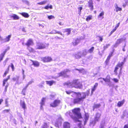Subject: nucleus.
<instances>
[{
	"mask_svg": "<svg viewBox=\"0 0 128 128\" xmlns=\"http://www.w3.org/2000/svg\"><path fill=\"white\" fill-rule=\"evenodd\" d=\"M47 1L46 0H44L40 2H38L37 3V4L40 5H42L45 4H46Z\"/></svg>",
	"mask_w": 128,
	"mask_h": 128,
	"instance_id": "obj_30",
	"label": "nucleus"
},
{
	"mask_svg": "<svg viewBox=\"0 0 128 128\" xmlns=\"http://www.w3.org/2000/svg\"><path fill=\"white\" fill-rule=\"evenodd\" d=\"M82 7H78V10H79V12L80 13L81 11V10H82Z\"/></svg>",
	"mask_w": 128,
	"mask_h": 128,
	"instance_id": "obj_59",
	"label": "nucleus"
},
{
	"mask_svg": "<svg viewBox=\"0 0 128 128\" xmlns=\"http://www.w3.org/2000/svg\"><path fill=\"white\" fill-rule=\"evenodd\" d=\"M114 50L113 49L112 52H111L108 55V56L107 58L105 61V63L106 64H108L109 60L110 58V57L113 55L114 53Z\"/></svg>",
	"mask_w": 128,
	"mask_h": 128,
	"instance_id": "obj_9",
	"label": "nucleus"
},
{
	"mask_svg": "<svg viewBox=\"0 0 128 128\" xmlns=\"http://www.w3.org/2000/svg\"><path fill=\"white\" fill-rule=\"evenodd\" d=\"M111 78L110 75H107L105 78H103L102 79L106 83H110L111 82L110 80Z\"/></svg>",
	"mask_w": 128,
	"mask_h": 128,
	"instance_id": "obj_13",
	"label": "nucleus"
},
{
	"mask_svg": "<svg viewBox=\"0 0 128 128\" xmlns=\"http://www.w3.org/2000/svg\"><path fill=\"white\" fill-rule=\"evenodd\" d=\"M66 92L68 94H70L72 93L71 96L73 98H74L76 97H78L73 99V103L74 104H80L81 102H82L86 97V95L84 92L81 93L80 92H76L70 90H66Z\"/></svg>",
	"mask_w": 128,
	"mask_h": 128,
	"instance_id": "obj_1",
	"label": "nucleus"
},
{
	"mask_svg": "<svg viewBox=\"0 0 128 128\" xmlns=\"http://www.w3.org/2000/svg\"><path fill=\"white\" fill-rule=\"evenodd\" d=\"M46 82L47 84L51 86H52L53 84L55 83V82L52 80L51 81H46Z\"/></svg>",
	"mask_w": 128,
	"mask_h": 128,
	"instance_id": "obj_23",
	"label": "nucleus"
},
{
	"mask_svg": "<svg viewBox=\"0 0 128 128\" xmlns=\"http://www.w3.org/2000/svg\"><path fill=\"white\" fill-rule=\"evenodd\" d=\"M81 124H82L81 123H80L78 124V126L79 128H82L81 126Z\"/></svg>",
	"mask_w": 128,
	"mask_h": 128,
	"instance_id": "obj_62",
	"label": "nucleus"
},
{
	"mask_svg": "<svg viewBox=\"0 0 128 128\" xmlns=\"http://www.w3.org/2000/svg\"><path fill=\"white\" fill-rule=\"evenodd\" d=\"M28 84L22 90L21 92V94L25 96L26 95V90L28 86Z\"/></svg>",
	"mask_w": 128,
	"mask_h": 128,
	"instance_id": "obj_21",
	"label": "nucleus"
},
{
	"mask_svg": "<svg viewBox=\"0 0 128 128\" xmlns=\"http://www.w3.org/2000/svg\"><path fill=\"white\" fill-rule=\"evenodd\" d=\"M30 60L32 62V64L35 67H38L40 66L39 63L37 61H34L32 60Z\"/></svg>",
	"mask_w": 128,
	"mask_h": 128,
	"instance_id": "obj_17",
	"label": "nucleus"
},
{
	"mask_svg": "<svg viewBox=\"0 0 128 128\" xmlns=\"http://www.w3.org/2000/svg\"><path fill=\"white\" fill-rule=\"evenodd\" d=\"M47 126L46 123H44V124L42 126L41 128H46Z\"/></svg>",
	"mask_w": 128,
	"mask_h": 128,
	"instance_id": "obj_47",
	"label": "nucleus"
},
{
	"mask_svg": "<svg viewBox=\"0 0 128 128\" xmlns=\"http://www.w3.org/2000/svg\"><path fill=\"white\" fill-rule=\"evenodd\" d=\"M9 58H6V59L3 62V64L4 66H5Z\"/></svg>",
	"mask_w": 128,
	"mask_h": 128,
	"instance_id": "obj_42",
	"label": "nucleus"
},
{
	"mask_svg": "<svg viewBox=\"0 0 128 128\" xmlns=\"http://www.w3.org/2000/svg\"><path fill=\"white\" fill-rule=\"evenodd\" d=\"M80 109L79 108H75L72 110V113L76 116H71V117L73 119L76 120V121L80 122L81 121L79 120H76L77 119H80L82 118L81 113L80 112Z\"/></svg>",
	"mask_w": 128,
	"mask_h": 128,
	"instance_id": "obj_3",
	"label": "nucleus"
},
{
	"mask_svg": "<svg viewBox=\"0 0 128 128\" xmlns=\"http://www.w3.org/2000/svg\"><path fill=\"white\" fill-rule=\"evenodd\" d=\"M7 82L4 79L3 81L2 86H4L6 84V82Z\"/></svg>",
	"mask_w": 128,
	"mask_h": 128,
	"instance_id": "obj_54",
	"label": "nucleus"
},
{
	"mask_svg": "<svg viewBox=\"0 0 128 128\" xmlns=\"http://www.w3.org/2000/svg\"><path fill=\"white\" fill-rule=\"evenodd\" d=\"M11 34L9 35L6 37L5 38V42H8L10 40V38H11Z\"/></svg>",
	"mask_w": 128,
	"mask_h": 128,
	"instance_id": "obj_33",
	"label": "nucleus"
},
{
	"mask_svg": "<svg viewBox=\"0 0 128 128\" xmlns=\"http://www.w3.org/2000/svg\"><path fill=\"white\" fill-rule=\"evenodd\" d=\"M88 7L90 8V10H94L93 3L92 0H89L88 2Z\"/></svg>",
	"mask_w": 128,
	"mask_h": 128,
	"instance_id": "obj_11",
	"label": "nucleus"
},
{
	"mask_svg": "<svg viewBox=\"0 0 128 128\" xmlns=\"http://www.w3.org/2000/svg\"><path fill=\"white\" fill-rule=\"evenodd\" d=\"M96 38H99V42H102V41L103 38V36H96Z\"/></svg>",
	"mask_w": 128,
	"mask_h": 128,
	"instance_id": "obj_41",
	"label": "nucleus"
},
{
	"mask_svg": "<svg viewBox=\"0 0 128 128\" xmlns=\"http://www.w3.org/2000/svg\"><path fill=\"white\" fill-rule=\"evenodd\" d=\"M110 46V44H107L103 46V51H104L106 50Z\"/></svg>",
	"mask_w": 128,
	"mask_h": 128,
	"instance_id": "obj_31",
	"label": "nucleus"
},
{
	"mask_svg": "<svg viewBox=\"0 0 128 128\" xmlns=\"http://www.w3.org/2000/svg\"><path fill=\"white\" fill-rule=\"evenodd\" d=\"M54 34H60L61 35H62V33L59 32L58 31H56V32L54 33Z\"/></svg>",
	"mask_w": 128,
	"mask_h": 128,
	"instance_id": "obj_58",
	"label": "nucleus"
},
{
	"mask_svg": "<svg viewBox=\"0 0 128 128\" xmlns=\"http://www.w3.org/2000/svg\"><path fill=\"white\" fill-rule=\"evenodd\" d=\"M80 42L79 39L78 38H76L74 39V41L72 42V44L74 46L77 45Z\"/></svg>",
	"mask_w": 128,
	"mask_h": 128,
	"instance_id": "obj_15",
	"label": "nucleus"
},
{
	"mask_svg": "<svg viewBox=\"0 0 128 128\" xmlns=\"http://www.w3.org/2000/svg\"><path fill=\"white\" fill-rule=\"evenodd\" d=\"M70 72V70L68 69H66L65 70L62 71L58 74V77L62 76L64 78H68L69 76L66 74V73Z\"/></svg>",
	"mask_w": 128,
	"mask_h": 128,
	"instance_id": "obj_6",
	"label": "nucleus"
},
{
	"mask_svg": "<svg viewBox=\"0 0 128 128\" xmlns=\"http://www.w3.org/2000/svg\"><path fill=\"white\" fill-rule=\"evenodd\" d=\"M85 120H88L89 118V115L87 114H85Z\"/></svg>",
	"mask_w": 128,
	"mask_h": 128,
	"instance_id": "obj_43",
	"label": "nucleus"
},
{
	"mask_svg": "<svg viewBox=\"0 0 128 128\" xmlns=\"http://www.w3.org/2000/svg\"><path fill=\"white\" fill-rule=\"evenodd\" d=\"M125 102V100L124 99L123 100H122L118 102L117 103V106L120 107L122 106L124 104Z\"/></svg>",
	"mask_w": 128,
	"mask_h": 128,
	"instance_id": "obj_20",
	"label": "nucleus"
},
{
	"mask_svg": "<svg viewBox=\"0 0 128 128\" xmlns=\"http://www.w3.org/2000/svg\"><path fill=\"white\" fill-rule=\"evenodd\" d=\"M20 106L24 110L26 108V105L24 101L20 100Z\"/></svg>",
	"mask_w": 128,
	"mask_h": 128,
	"instance_id": "obj_14",
	"label": "nucleus"
},
{
	"mask_svg": "<svg viewBox=\"0 0 128 128\" xmlns=\"http://www.w3.org/2000/svg\"><path fill=\"white\" fill-rule=\"evenodd\" d=\"M11 67L12 68V70L14 71V66L13 64L12 63L11 64Z\"/></svg>",
	"mask_w": 128,
	"mask_h": 128,
	"instance_id": "obj_56",
	"label": "nucleus"
},
{
	"mask_svg": "<svg viewBox=\"0 0 128 128\" xmlns=\"http://www.w3.org/2000/svg\"><path fill=\"white\" fill-rule=\"evenodd\" d=\"M98 84L97 83H96L94 85L93 88L92 90V94L93 92L96 89V87L98 86Z\"/></svg>",
	"mask_w": 128,
	"mask_h": 128,
	"instance_id": "obj_25",
	"label": "nucleus"
},
{
	"mask_svg": "<svg viewBox=\"0 0 128 128\" xmlns=\"http://www.w3.org/2000/svg\"><path fill=\"white\" fill-rule=\"evenodd\" d=\"M105 124V122L104 123H101L99 126V128H104Z\"/></svg>",
	"mask_w": 128,
	"mask_h": 128,
	"instance_id": "obj_45",
	"label": "nucleus"
},
{
	"mask_svg": "<svg viewBox=\"0 0 128 128\" xmlns=\"http://www.w3.org/2000/svg\"><path fill=\"white\" fill-rule=\"evenodd\" d=\"M19 77L18 76H16V78H12V80L13 81H18V80Z\"/></svg>",
	"mask_w": 128,
	"mask_h": 128,
	"instance_id": "obj_44",
	"label": "nucleus"
},
{
	"mask_svg": "<svg viewBox=\"0 0 128 128\" xmlns=\"http://www.w3.org/2000/svg\"><path fill=\"white\" fill-rule=\"evenodd\" d=\"M87 52L86 50H83L82 52V54L83 56L86 55V54Z\"/></svg>",
	"mask_w": 128,
	"mask_h": 128,
	"instance_id": "obj_51",
	"label": "nucleus"
},
{
	"mask_svg": "<svg viewBox=\"0 0 128 128\" xmlns=\"http://www.w3.org/2000/svg\"><path fill=\"white\" fill-rule=\"evenodd\" d=\"M116 30V29L115 28H114V29H113L110 32V36Z\"/></svg>",
	"mask_w": 128,
	"mask_h": 128,
	"instance_id": "obj_48",
	"label": "nucleus"
},
{
	"mask_svg": "<svg viewBox=\"0 0 128 128\" xmlns=\"http://www.w3.org/2000/svg\"><path fill=\"white\" fill-rule=\"evenodd\" d=\"M11 18H12L14 20H18L19 19V17L17 15L14 14L13 15L10 16Z\"/></svg>",
	"mask_w": 128,
	"mask_h": 128,
	"instance_id": "obj_22",
	"label": "nucleus"
},
{
	"mask_svg": "<svg viewBox=\"0 0 128 128\" xmlns=\"http://www.w3.org/2000/svg\"><path fill=\"white\" fill-rule=\"evenodd\" d=\"M104 12L103 11H102L99 14L98 16V18L99 19H102L104 18Z\"/></svg>",
	"mask_w": 128,
	"mask_h": 128,
	"instance_id": "obj_19",
	"label": "nucleus"
},
{
	"mask_svg": "<svg viewBox=\"0 0 128 128\" xmlns=\"http://www.w3.org/2000/svg\"><path fill=\"white\" fill-rule=\"evenodd\" d=\"M120 24V22H119L116 25V26L114 28H115L117 29L119 27Z\"/></svg>",
	"mask_w": 128,
	"mask_h": 128,
	"instance_id": "obj_57",
	"label": "nucleus"
},
{
	"mask_svg": "<svg viewBox=\"0 0 128 128\" xmlns=\"http://www.w3.org/2000/svg\"><path fill=\"white\" fill-rule=\"evenodd\" d=\"M8 86V85H6V86L5 88V91L6 92L7 90V89Z\"/></svg>",
	"mask_w": 128,
	"mask_h": 128,
	"instance_id": "obj_64",
	"label": "nucleus"
},
{
	"mask_svg": "<svg viewBox=\"0 0 128 128\" xmlns=\"http://www.w3.org/2000/svg\"><path fill=\"white\" fill-rule=\"evenodd\" d=\"M100 106V104H94L93 107V110H94L95 108H98Z\"/></svg>",
	"mask_w": 128,
	"mask_h": 128,
	"instance_id": "obj_28",
	"label": "nucleus"
},
{
	"mask_svg": "<svg viewBox=\"0 0 128 128\" xmlns=\"http://www.w3.org/2000/svg\"><path fill=\"white\" fill-rule=\"evenodd\" d=\"M101 114L100 113L97 112L95 114V116L94 118V121L96 122H98L100 119Z\"/></svg>",
	"mask_w": 128,
	"mask_h": 128,
	"instance_id": "obj_10",
	"label": "nucleus"
},
{
	"mask_svg": "<svg viewBox=\"0 0 128 128\" xmlns=\"http://www.w3.org/2000/svg\"><path fill=\"white\" fill-rule=\"evenodd\" d=\"M94 47L93 46L90 49L88 50V52L90 53H92L94 50Z\"/></svg>",
	"mask_w": 128,
	"mask_h": 128,
	"instance_id": "obj_39",
	"label": "nucleus"
},
{
	"mask_svg": "<svg viewBox=\"0 0 128 128\" xmlns=\"http://www.w3.org/2000/svg\"><path fill=\"white\" fill-rule=\"evenodd\" d=\"M10 76L9 75L8 76L7 78H6L5 79H4L5 80H6L7 81L8 80L10 79Z\"/></svg>",
	"mask_w": 128,
	"mask_h": 128,
	"instance_id": "obj_60",
	"label": "nucleus"
},
{
	"mask_svg": "<svg viewBox=\"0 0 128 128\" xmlns=\"http://www.w3.org/2000/svg\"><path fill=\"white\" fill-rule=\"evenodd\" d=\"M64 84L70 88H76L80 89L82 88L83 85L82 83L78 80H75L72 82L66 83Z\"/></svg>",
	"mask_w": 128,
	"mask_h": 128,
	"instance_id": "obj_2",
	"label": "nucleus"
},
{
	"mask_svg": "<svg viewBox=\"0 0 128 128\" xmlns=\"http://www.w3.org/2000/svg\"><path fill=\"white\" fill-rule=\"evenodd\" d=\"M49 44L44 43H38L36 45V49L41 50L46 48L48 47Z\"/></svg>",
	"mask_w": 128,
	"mask_h": 128,
	"instance_id": "obj_5",
	"label": "nucleus"
},
{
	"mask_svg": "<svg viewBox=\"0 0 128 128\" xmlns=\"http://www.w3.org/2000/svg\"><path fill=\"white\" fill-rule=\"evenodd\" d=\"M10 109H5L3 110V112L4 113L8 112L10 111Z\"/></svg>",
	"mask_w": 128,
	"mask_h": 128,
	"instance_id": "obj_52",
	"label": "nucleus"
},
{
	"mask_svg": "<svg viewBox=\"0 0 128 128\" xmlns=\"http://www.w3.org/2000/svg\"><path fill=\"white\" fill-rule=\"evenodd\" d=\"M60 101L58 100H55L50 104V106L54 108L57 106L60 103Z\"/></svg>",
	"mask_w": 128,
	"mask_h": 128,
	"instance_id": "obj_7",
	"label": "nucleus"
},
{
	"mask_svg": "<svg viewBox=\"0 0 128 128\" xmlns=\"http://www.w3.org/2000/svg\"><path fill=\"white\" fill-rule=\"evenodd\" d=\"M115 8L116 9V12H118V11H120L122 10V8H121L118 7L117 4H116L115 6Z\"/></svg>",
	"mask_w": 128,
	"mask_h": 128,
	"instance_id": "obj_36",
	"label": "nucleus"
},
{
	"mask_svg": "<svg viewBox=\"0 0 128 128\" xmlns=\"http://www.w3.org/2000/svg\"><path fill=\"white\" fill-rule=\"evenodd\" d=\"M34 44V43L32 40L30 38L28 40L25 45L28 47H29L30 46Z\"/></svg>",
	"mask_w": 128,
	"mask_h": 128,
	"instance_id": "obj_12",
	"label": "nucleus"
},
{
	"mask_svg": "<svg viewBox=\"0 0 128 128\" xmlns=\"http://www.w3.org/2000/svg\"><path fill=\"white\" fill-rule=\"evenodd\" d=\"M4 55L1 53L0 54V62L3 60L4 56Z\"/></svg>",
	"mask_w": 128,
	"mask_h": 128,
	"instance_id": "obj_40",
	"label": "nucleus"
},
{
	"mask_svg": "<svg viewBox=\"0 0 128 128\" xmlns=\"http://www.w3.org/2000/svg\"><path fill=\"white\" fill-rule=\"evenodd\" d=\"M48 18L49 19H51L52 18H54V17L52 15H51L48 16Z\"/></svg>",
	"mask_w": 128,
	"mask_h": 128,
	"instance_id": "obj_50",
	"label": "nucleus"
},
{
	"mask_svg": "<svg viewBox=\"0 0 128 128\" xmlns=\"http://www.w3.org/2000/svg\"><path fill=\"white\" fill-rule=\"evenodd\" d=\"M9 49V48H8L6 49L2 53L5 55L7 51Z\"/></svg>",
	"mask_w": 128,
	"mask_h": 128,
	"instance_id": "obj_46",
	"label": "nucleus"
},
{
	"mask_svg": "<svg viewBox=\"0 0 128 128\" xmlns=\"http://www.w3.org/2000/svg\"><path fill=\"white\" fill-rule=\"evenodd\" d=\"M27 49L29 50V52H35L34 49L31 47H28Z\"/></svg>",
	"mask_w": 128,
	"mask_h": 128,
	"instance_id": "obj_35",
	"label": "nucleus"
},
{
	"mask_svg": "<svg viewBox=\"0 0 128 128\" xmlns=\"http://www.w3.org/2000/svg\"><path fill=\"white\" fill-rule=\"evenodd\" d=\"M63 128H70V124L68 122H65L63 125Z\"/></svg>",
	"mask_w": 128,
	"mask_h": 128,
	"instance_id": "obj_18",
	"label": "nucleus"
},
{
	"mask_svg": "<svg viewBox=\"0 0 128 128\" xmlns=\"http://www.w3.org/2000/svg\"><path fill=\"white\" fill-rule=\"evenodd\" d=\"M44 8L46 10H48L49 8L52 9V5H50L49 6H48V5H47L45 6Z\"/></svg>",
	"mask_w": 128,
	"mask_h": 128,
	"instance_id": "obj_37",
	"label": "nucleus"
},
{
	"mask_svg": "<svg viewBox=\"0 0 128 128\" xmlns=\"http://www.w3.org/2000/svg\"><path fill=\"white\" fill-rule=\"evenodd\" d=\"M113 81L117 83L118 82V80L116 78H114L112 79Z\"/></svg>",
	"mask_w": 128,
	"mask_h": 128,
	"instance_id": "obj_53",
	"label": "nucleus"
},
{
	"mask_svg": "<svg viewBox=\"0 0 128 128\" xmlns=\"http://www.w3.org/2000/svg\"><path fill=\"white\" fill-rule=\"evenodd\" d=\"M20 14L22 16L25 18H28L29 16L28 13L25 12L20 13Z\"/></svg>",
	"mask_w": 128,
	"mask_h": 128,
	"instance_id": "obj_24",
	"label": "nucleus"
},
{
	"mask_svg": "<svg viewBox=\"0 0 128 128\" xmlns=\"http://www.w3.org/2000/svg\"><path fill=\"white\" fill-rule=\"evenodd\" d=\"M128 5V0H123L122 2V6L125 7L127 5Z\"/></svg>",
	"mask_w": 128,
	"mask_h": 128,
	"instance_id": "obj_26",
	"label": "nucleus"
},
{
	"mask_svg": "<svg viewBox=\"0 0 128 128\" xmlns=\"http://www.w3.org/2000/svg\"><path fill=\"white\" fill-rule=\"evenodd\" d=\"M5 104H6V107H8V102L7 100H6L5 101Z\"/></svg>",
	"mask_w": 128,
	"mask_h": 128,
	"instance_id": "obj_55",
	"label": "nucleus"
},
{
	"mask_svg": "<svg viewBox=\"0 0 128 128\" xmlns=\"http://www.w3.org/2000/svg\"><path fill=\"white\" fill-rule=\"evenodd\" d=\"M123 40V39L122 38L118 39L117 40L115 44H119L121 43Z\"/></svg>",
	"mask_w": 128,
	"mask_h": 128,
	"instance_id": "obj_27",
	"label": "nucleus"
},
{
	"mask_svg": "<svg viewBox=\"0 0 128 128\" xmlns=\"http://www.w3.org/2000/svg\"><path fill=\"white\" fill-rule=\"evenodd\" d=\"M76 70L78 71L80 73H81L84 70V69L83 68H82L81 69H79L77 68L75 69Z\"/></svg>",
	"mask_w": 128,
	"mask_h": 128,
	"instance_id": "obj_49",
	"label": "nucleus"
},
{
	"mask_svg": "<svg viewBox=\"0 0 128 128\" xmlns=\"http://www.w3.org/2000/svg\"><path fill=\"white\" fill-rule=\"evenodd\" d=\"M52 60V58L49 56H45L41 58V60L44 62H49Z\"/></svg>",
	"mask_w": 128,
	"mask_h": 128,
	"instance_id": "obj_8",
	"label": "nucleus"
},
{
	"mask_svg": "<svg viewBox=\"0 0 128 128\" xmlns=\"http://www.w3.org/2000/svg\"><path fill=\"white\" fill-rule=\"evenodd\" d=\"M9 66H8V67L7 69L5 71L4 73V74L2 76L3 77H5L6 76V74L8 73L9 71Z\"/></svg>",
	"mask_w": 128,
	"mask_h": 128,
	"instance_id": "obj_32",
	"label": "nucleus"
},
{
	"mask_svg": "<svg viewBox=\"0 0 128 128\" xmlns=\"http://www.w3.org/2000/svg\"><path fill=\"white\" fill-rule=\"evenodd\" d=\"M46 99V98H42L41 100V102L40 103V104L41 105L40 106L41 107H42L43 106L44 104V102Z\"/></svg>",
	"mask_w": 128,
	"mask_h": 128,
	"instance_id": "obj_29",
	"label": "nucleus"
},
{
	"mask_svg": "<svg viewBox=\"0 0 128 128\" xmlns=\"http://www.w3.org/2000/svg\"><path fill=\"white\" fill-rule=\"evenodd\" d=\"M70 28H66L65 29V32H67V34L69 35L70 33Z\"/></svg>",
	"mask_w": 128,
	"mask_h": 128,
	"instance_id": "obj_38",
	"label": "nucleus"
},
{
	"mask_svg": "<svg viewBox=\"0 0 128 128\" xmlns=\"http://www.w3.org/2000/svg\"><path fill=\"white\" fill-rule=\"evenodd\" d=\"M62 123L61 121L58 120L55 122L54 125L56 127L59 128V126H61Z\"/></svg>",
	"mask_w": 128,
	"mask_h": 128,
	"instance_id": "obj_16",
	"label": "nucleus"
},
{
	"mask_svg": "<svg viewBox=\"0 0 128 128\" xmlns=\"http://www.w3.org/2000/svg\"><path fill=\"white\" fill-rule=\"evenodd\" d=\"M124 128H128V124H126L124 126Z\"/></svg>",
	"mask_w": 128,
	"mask_h": 128,
	"instance_id": "obj_63",
	"label": "nucleus"
},
{
	"mask_svg": "<svg viewBox=\"0 0 128 128\" xmlns=\"http://www.w3.org/2000/svg\"><path fill=\"white\" fill-rule=\"evenodd\" d=\"M125 61V58H124L123 62H119L115 66L114 70V72L116 75H117L118 74L117 72L119 68H120V71L122 70L123 65L124 64Z\"/></svg>",
	"mask_w": 128,
	"mask_h": 128,
	"instance_id": "obj_4",
	"label": "nucleus"
},
{
	"mask_svg": "<svg viewBox=\"0 0 128 128\" xmlns=\"http://www.w3.org/2000/svg\"><path fill=\"white\" fill-rule=\"evenodd\" d=\"M92 15H89L87 16L86 18V20L87 22H88L90 20H92Z\"/></svg>",
	"mask_w": 128,
	"mask_h": 128,
	"instance_id": "obj_34",
	"label": "nucleus"
},
{
	"mask_svg": "<svg viewBox=\"0 0 128 128\" xmlns=\"http://www.w3.org/2000/svg\"><path fill=\"white\" fill-rule=\"evenodd\" d=\"M90 90L89 89L88 90H87L86 92V94H87V96H88L89 94H90Z\"/></svg>",
	"mask_w": 128,
	"mask_h": 128,
	"instance_id": "obj_61",
	"label": "nucleus"
}]
</instances>
